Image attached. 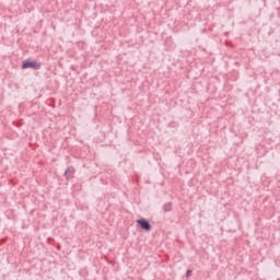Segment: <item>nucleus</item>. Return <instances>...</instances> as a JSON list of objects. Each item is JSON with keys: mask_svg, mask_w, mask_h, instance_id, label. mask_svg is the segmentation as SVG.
<instances>
[{"mask_svg": "<svg viewBox=\"0 0 280 280\" xmlns=\"http://www.w3.org/2000/svg\"><path fill=\"white\" fill-rule=\"evenodd\" d=\"M74 172H75V168H73V167H68V170L66 171L65 175H66V176H67V175H71V174H74Z\"/></svg>", "mask_w": 280, "mask_h": 280, "instance_id": "7ed1b4c3", "label": "nucleus"}, {"mask_svg": "<svg viewBox=\"0 0 280 280\" xmlns=\"http://www.w3.org/2000/svg\"><path fill=\"white\" fill-rule=\"evenodd\" d=\"M189 275H191V271H190V270L187 271V277H189Z\"/></svg>", "mask_w": 280, "mask_h": 280, "instance_id": "20e7f679", "label": "nucleus"}, {"mask_svg": "<svg viewBox=\"0 0 280 280\" xmlns=\"http://www.w3.org/2000/svg\"><path fill=\"white\" fill-rule=\"evenodd\" d=\"M137 224H139L140 229L143 231H152V225H150V222H148L145 219L137 220Z\"/></svg>", "mask_w": 280, "mask_h": 280, "instance_id": "f03ea898", "label": "nucleus"}, {"mask_svg": "<svg viewBox=\"0 0 280 280\" xmlns=\"http://www.w3.org/2000/svg\"><path fill=\"white\" fill-rule=\"evenodd\" d=\"M22 69H35L36 71L40 69V63L36 61L25 60L23 61Z\"/></svg>", "mask_w": 280, "mask_h": 280, "instance_id": "f257e3e1", "label": "nucleus"}]
</instances>
